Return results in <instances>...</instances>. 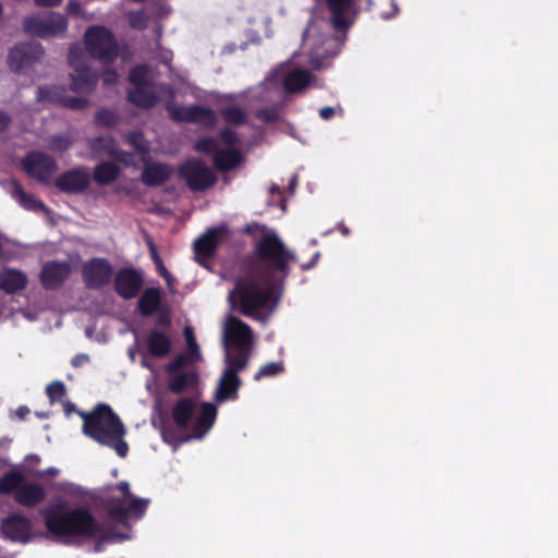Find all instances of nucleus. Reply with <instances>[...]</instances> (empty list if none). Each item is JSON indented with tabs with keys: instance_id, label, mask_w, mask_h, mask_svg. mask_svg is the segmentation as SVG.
Instances as JSON below:
<instances>
[{
	"instance_id": "f257e3e1",
	"label": "nucleus",
	"mask_w": 558,
	"mask_h": 558,
	"mask_svg": "<svg viewBox=\"0 0 558 558\" xmlns=\"http://www.w3.org/2000/svg\"><path fill=\"white\" fill-rule=\"evenodd\" d=\"M257 253L258 260L245 267L244 275L236 280L228 300L233 308H239L244 315L266 322L276 310L282 292L275 272L286 274L295 255L269 230H265L258 241Z\"/></svg>"
},
{
	"instance_id": "f03ea898",
	"label": "nucleus",
	"mask_w": 558,
	"mask_h": 558,
	"mask_svg": "<svg viewBox=\"0 0 558 558\" xmlns=\"http://www.w3.org/2000/svg\"><path fill=\"white\" fill-rule=\"evenodd\" d=\"M132 88L129 99L138 107L149 108L158 101H166L170 117L177 121L199 123L206 128L216 124L215 112L203 106L181 107L173 104L174 90L167 85L155 84V73L147 65H138L130 73Z\"/></svg>"
},
{
	"instance_id": "7ed1b4c3",
	"label": "nucleus",
	"mask_w": 558,
	"mask_h": 558,
	"mask_svg": "<svg viewBox=\"0 0 558 558\" xmlns=\"http://www.w3.org/2000/svg\"><path fill=\"white\" fill-rule=\"evenodd\" d=\"M225 367L215 390V400L223 403L238 398L241 380L238 373L243 371L253 350V332L248 325L229 315L222 324Z\"/></svg>"
},
{
	"instance_id": "20e7f679",
	"label": "nucleus",
	"mask_w": 558,
	"mask_h": 558,
	"mask_svg": "<svg viewBox=\"0 0 558 558\" xmlns=\"http://www.w3.org/2000/svg\"><path fill=\"white\" fill-rule=\"evenodd\" d=\"M296 58V54L293 56L292 61L278 66L260 85L247 92L252 100L268 105L255 112L262 122L270 123L279 119L284 93H299L311 85V73L301 68Z\"/></svg>"
},
{
	"instance_id": "39448f33",
	"label": "nucleus",
	"mask_w": 558,
	"mask_h": 558,
	"mask_svg": "<svg viewBox=\"0 0 558 558\" xmlns=\"http://www.w3.org/2000/svg\"><path fill=\"white\" fill-rule=\"evenodd\" d=\"M50 534L58 538L92 537L100 532V524L86 508L64 510V504L57 500L40 511Z\"/></svg>"
},
{
	"instance_id": "423d86ee",
	"label": "nucleus",
	"mask_w": 558,
	"mask_h": 558,
	"mask_svg": "<svg viewBox=\"0 0 558 558\" xmlns=\"http://www.w3.org/2000/svg\"><path fill=\"white\" fill-rule=\"evenodd\" d=\"M83 418V434L101 446L114 450L125 458L129 445L124 440L126 429L119 416L107 404H99L93 412H80Z\"/></svg>"
},
{
	"instance_id": "0eeeda50",
	"label": "nucleus",
	"mask_w": 558,
	"mask_h": 558,
	"mask_svg": "<svg viewBox=\"0 0 558 558\" xmlns=\"http://www.w3.org/2000/svg\"><path fill=\"white\" fill-rule=\"evenodd\" d=\"M175 424L192 433L190 438H203L213 427L217 408L209 402L199 403L195 398H182L172 409Z\"/></svg>"
},
{
	"instance_id": "6e6552de",
	"label": "nucleus",
	"mask_w": 558,
	"mask_h": 558,
	"mask_svg": "<svg viewBox=\"0 0 558 558\" xmlns=\"http://www.w3.org/2000/svg\"><path fill=\"white\" fill-rule=\"evenodd\" d=\"M320 24L326 23L312 20L303 34L302 49L307 52L306 62L315 70L323 68L325 60L336 56L342 46L339 38L325 36L320 31Z\"/></svg>"
},
{
	"instance_id": "1a4fd4ad",
	"label": "nucleus",
	"mask_w": 558,
	"mask_h": 558,
	"mask_svg": "<svg viewBox=\"0 0 558 558\" xmlns=\"http://www.w3.org/2000/svg\"><path fill=\"white\" fill-rule=\"evenodd\" d=\"M114 490H118L120 496L112 494L105 500V507L113 520L124 522L129 519L138 520L144 515L148 499L133 496L128 482H121Z\"/></svg>"
},
{
	"instance_id": "9d476101",
	"label": "nucleus",
	"mask_w": 558,
	"mask_h": 558,
	"mask_svg": "<svg viewBox=\"0 0 558 558\" xmlns=\"http://www.w3.org/2000/svg\"><path fill=\"white\" fill-rule=\"evenodd\" d=\"M88 53L104 64L112 62L118 54L117 41L112 33L105 26L94 25L84 35Z\"/></svg>"
},
{
	"instance_id": "9b49d317",
	"label": "nucleus",
	"mask_w": 558,
	"mask_h": 558,
	"mask_svg": "<svg viewBox=\"0 0 558 558\" xmlns=\"http://www.w3.org/2000/svg\"><path fill=\"white\" fill-rule=\"evenodd\" d=\"M24 31L43 39L62 36L68 29L65 16L57 12L32 14L24 19Z\"/></svg>"
},
{
	"instance_id": "f8f14e48",
	"label": "nucleus",
	"mask_w": 558,
	"mask_h": 558,
	"mask_svg": "<svg viewBox=\"0 0 558 558\" xmlns=\"http://www.w3.org/2000/svg\"><path fill=\"white\" fill-rule=\"evenodd\" d=\"M71 73V88L76 93L88 94L97 84V75L90 71L88 60L78 45H72L69 51Z\"/></svg>"
},
{
	"instance_id": "ddd939ff",
	"label": "nucleus",
	"mask_w": 558,
	"mask_h": 558,
	"mask_svg": "<svg viewBox=\"0 0 558 558\" xmlns=\"http://www.w3.org/2000/svg\"><path fill=\"white\" fill-rule=\"evenodd\" d=\"M45 51L39 43L29 41L16 45L10 50L8 62L12 71L26 73L36 62L40 61Z\"/></svg>"
},
{
	"instance_id": "4468645a",
	"label": "nucleus",
	"mask_w": 558,
	"mask_h": 558,
	"mask_svg": "<svg viewBox=\"0 0 558 558\" xmlns=\"http://www.w3.org/2000/svg\"><path fill=\"white\" fill-rule=\"evenodd\" d=\"M179 172L190 189L194 191H204L216 182V175L211 168L197 159L187 160L181 166Z\"/></svg>"
},
{
	"instance_id": "2eb2a0df",
	"label": "nucleus",
	"mask_w": 558,
	"mask_h": 558,
	"mask_svg": "<svg viewBox=\"0 0 558 558\" xmlns=\"http://www.w3.org/2000/svg\"><path fill=\"white\" fill-rule=\"evenodd\" d=\"M197 151L214 154V162L217 169L228 171L235 168L241 161V154L234 148L221 149L218 141L213 137H204L196 142Z\"/></svg>"
},
{
	"instance_id": "dca6fc26",
	"label": "nucleus",
	"mask_w": 558,
	"mask_h": 558,
	"mask_svg": "<svg viewBox=\"0 0 558 558\" xmlns=\"http://www.w3.org/2000/svg\"><path fill=\"white\" fill-rule=\"evenodd\" d=\"M36 100L43 105H61L74 110L84 109L88 104L86 98L69 96L63 87L57 85L39 86Z\"/></svg>"
},
{
	"instance_id": "f3484780",
	"label": "nucleus",
	"mask_w": 558,
	"mask_h": 558,
	"mask_svg": "<svg viewBox=\"0 0 558 558\" xmlns=\"http://www.w3.org/2000/svg\"><path fill=\"white\" fill-rule=\"evenodd\" d=\"M26 173L39 182H47L57 170L56 161L43 153H31L22 161Z\"/></svg>"
},
{
	"instance_id": "a211bd4d",
	"label": "nucleus",
	"mask_w": 558,
	"mask_h": 558,
	"mask_svg": "<svg viewBox=\"0 0 558 558\" xmlns=\"http://www.w3.org/2000/svg\"><path fill=\"white\" fill-rule=\"evenodd\" d=\"M82 275L87 288L99 289L110 282L112 267L105 258H93L83 265Z\"/></svg>"
},
{
	"instance_id": "6ab92c4d",
	"label": "nucleus",
	"mask_w": 558,
	"mask_h": 558,
	"mask_svg": "<svg viewBox=\"0 0 558 558\" xmlns=\"http://www.w3.org/2000/svg\"><path fill=\"white\" fill-rule=\"evenodd\" d=\"M196 364L180 365L175 369H169V364L166 366V371L169 375V389L172 392L180 393L185 390L192 389L196 386L198 380V374L195 369Z\"/></svg>"
},
{
	"instance_id": "aec40b11",
	"label": "nucleus",
	"mask_w": 558,
	"mask_h": 558,
	"mask_svg": "<svg viewBox=\"0 0 558 558\" xmlns=\"http://www.w3.org/2000/svg\"><path fill=\"white\" fill-rule=\"evenodd\" d=\"M333 28L342 31L348 28L356 15V7L353 0H328Z\"/></svg>"
},
{
	"instance_id": "412c9836",
	"label": "nucleus",
	"mask_w": 558,
	"mask_h": 558,
	"mask_svg": "<svg viewBox=\"0 0 558 558\" xmlns=\"http://www.w3.org/2000/svg\"><path fill=\"white\" fill-rule=\"evenodd\" d=\"M2 533L13 542L27 543L32 537V523L21 514H12L2 522Z\"/></svg>"
},
{
	"instance_id": "4be33fe9",
	"label": "nucleus",
	"mask_w": 558,
	"mask_h": 558,
	"mask_svg": "<svg viewBox=\"0 0 558 558\" xmlns=\"http://www.w3.org/2000/svg\"><path fill=\"white\" fill-rule=\"evenodd\" d=\"M142 286V276L134 269H122L117 274L114 279L117 293L125 300L135 298Z\"/></svg>"
},
{
	"instance_id": "5701e85b",
	"label": "nucleus",
	"mask_w": 558,
	"mask_h": 558,
	"mask_svg": "<svg viewBox=\"0 0 558 558\" xmlns=\"http://www.w3.org/2000/svg\"><path fill=\"white\" fill-rule=\"evenodd\" d=\"M88 147L93 158L102 156L112 157L116 160L129 165L132 161L129 160V155L124 151H120L116 147L113 138L109 135L98 136L88 141Z\"/></svg>"
},
{
	"instance_id": "b1692460",
	"label": "nucleus",
	"mask_w": 558,
	"mask_h": 558,
	"mask_svg": "<svg viewBox=\"0 0 558 558\" xmlns=\"http://www.w3.org/2000/svg\"><path fill=\"white\" fill-rule=\"evenodd\" d=\"M222 232L219 228L210 229L195 241L194 254L198 264L207 266V260L217 248Z\"/></svg>"
},
{
	"instance_id": "393cba45",
	"label": "nucleus",
	"mask_w": 558,
	"mask_h": 558,
	"mask_svg": "<svg viewBox=\"0 0 558 558\" xmlns=\"http://www.w3.org/2000/svg\"><path fill=\"white\" fill-rule=\"evenodd\" d=\"M184 338L186 341V350L177 355L175 359L169 363V369L171 371L175 369L180 365L191 366L192 364H196L202 361V353L192 327L186 326L184 328Z\"/></svg>"
},
{
	"instance_id": "a878e982",
	"label": "nucleus",
	"mask_w": 558,
	"mask_h": 558,
	"mask_svg": "<svg viewBox=\"0 0 558 558\" xmlns=\"http://www.w3.org/2000/svg\"><path fill=\"white\" fill-rule=\"evenodd\" d=\"M71 274V267L68 262L47 263L40 272V279L46 289L59 287Z\"/></svg>"
},
{
	"instance_id": "bb28decb",
	"label": "nucleus",
	"mask_w": 558,
	"mask_h": 558,
	"mask_svg": "<svg viewBox=\"0 0 558 558\" xmlns=\"http://www.w3.org/2000/svg\"><path fill=\"white\" fill-rule=\"evenodd\" d=\"M90 177L86 170L75 169L68 171L57 179V186L64 192L78 193L87 187Z\"/></svg>"
},
{
	"instance_id": "cd10ccee",
	"label": "nucleus",
	"mask_w": 558,
	"mask_h": 558,
	"mask_svg": "<svg viewBox=\"0 0 558 558\" xmlns=\"http://www.w3.org/2000/svg\"><path fill=\"white\" fill-rule=\"evenodd\" d=\"M2 185L12 198H14L23 208L28 210L44 209V204L33 195L27 194L15 180L5 181Z\"/></svg>"
},
{
	"instance_id": "c85d7f7f",
	"label": "nucleus",
	"mask_w": 558,
	"mask_h": 558,
	"mask_svg": "<svg viewBox=\"0 0 558 558\" xmlns=\"http://www.w3.org/2000/svg\"><path fill=\"white\" fill-rule=\"evenodd\" d=\"M46 490L41 485L27 483L21 485L15 493V500L26 507H33L44 500Z\"/></svg>"
},
{
	"instance_id": "c756f323",
	"label": "nucleus",
	"mask_w": 558,
	"mask_h": 558,
	"mask_svg": "<svg viewBox=\"0 0 558 558\" xmlns=\"http://www.w3.org/2000/svg\"><path fill=\"white\" fill-rule=\"evenodd\" d=\"M147 348L153 356L165 357L172 349L171 339L159 330H151L146 339Z\"/></svg>"
},
{
	"instance_id": "7c9ffc66",
	"label": "nucleus",
	"mask_w": 558,
	"mask_h": 558,
	"mask_svg": "<svg viewBox=\"0 0 558 558\" xmlns=\"http://www.w3.org/2000/svg\"><path fill=\"white\" fill-rule=\"evenodd\" d=\"M142 173V180L146 185L162 184L172 173L169 166L165 163H147Z\"/></svg>"
},
{
	"instance_id": "2f4dec72",
	"label": "nucleus",
	"mask_w": 558,
	"mask_h": 558,
	"mask_svg": "<svg viewBox=\"0 0 558 558\" xmlns=\"http://www.w3.org/2000/svg\"><path fill=\"white\" fill-rule=\"evenodd\" d=\"M128 142L134 148V154H129V160L132 166H136V162H146L149 157L148 143L144 138L141 132H130L128 134ZM130 166V163L128 165Z\"/></svg>"
},
{
	"instance_id": "473e14b6",
	"label": "nucleus",
	"mask_w": 558,
	"mask_h": 558,
	"mask_svg": "<svg viewBox=\"0 0 558 558\" xmlns=\"http://www.w3.org/2000/svg\"><path fill=\"white\" fill-rule=\"evenodd\" d=\"M26 283V276L19 270L7 268L0 271V288L8 293L22 290Z\"/></svg>"
},
{
	"instance_id": "72a5a7b5",
	"label": "nucleus",
	"mask_w": 558,
	"mask_h": 558,
	"mask_svg": "<svg viewBox=\"0 0 558 558\" xmlns=\"http://www.w3.org/2000/svg\"><path fill=\"white\" fill-rule=\"evenodd\" d=\"M159 304L160 290L158 288H148L143 292L138 301V310L142 315L150 316L157 311Z\"/></svg>"
},
{
	"instance_id": "f704fd0d",
	"label": "nucleus",
	"mask_w": 558,
	"mask_h": 558,
	"mask_svg": "<svg viewBox=\"0 0 558 558\" xmlns=\"http://www.w3.org/2000/svg\"><path fill=\"white\" fill-rule=\"evenodd\" d=\"M119 174V168L112 162H101L94 170V179L99 184L111 183Z\"/></svg>"
},
{
	"instance_id": "c9c22d12",
	"label": "nucleus",
	"mask_w": 558,
	"mask_h": 558,
	"mask_svg": "<svg viewBox=\"0 0 558 558\" xmlns=\"http://www.w3.org/2000/svg\"><path fill=\"white\" fill-rule=\"evenodd\" d=\"M23 483V476L17 472H9L0 478V493L16 492Z\"/></svg>"
},
{
	"instance_id": "e433bc0d",
	"label": "nucleus",
	"mask_w": 558,
	"mask_h": 558,
	"mask_svg": "<svg viewBox=\"0 0 558 558\" xmlns=\"http://www.w3.org/2000/svg\"><path fill=\"white\" fill-rule=\"evenodd\" d=\"M225 121L229 124L239 125L245 122L246 113L239 107L225 108L221 112Z\"/></svg>"
},
{
	"instance_id": "4c0bfd02",
	"label": "nucleus",
	"mask_w": 558,
	"mask_h": 558,
	"mask_svg": "<svg viewBox=\"0 0 558 558\" xmlns=\"http://www.w3.org/2000/svg\"><path fill=\"white\" fill-rule=\"evenodd\" d=\"M282 372L283 366L280 362H270L259 368V371L255 374L254 379L258 381L264 377L276 376Z\"/></svg>"
},
{
	"instance_id": "58836bf2",
	"label": "nucleus",
	"mask_w": 558,
	"mask_h": 558,
	"mask_svg": "<svg viewBox=\"0 0 558 558\" xmlns=\"http://www.w3.org/2000/svg\"><path fill=\"white\" fill-rule=\"evenodd\" d=\"M46 391L50 401L53 403L57 401H61V399L64 397L65 386L62 381L57 380L49 384L46 388Z\"/></svg>"
},
{
	"instance_id": "ea45409f",
	"label": "nucleus",
	"mask_w": 558,
	"mask_h": 558,
	"mask_svg": "<svg viewBox=\"0 0 558 558\" xmlns=\"http://www.w3.org/2000/svg\"><path fill=\"white\" fill-rule=\"evenodd\" d=\"M95 121L101 126H112L117 123L118 118L113 111L101 109L96 113Z\"/></svg>"
},
{
	"instance_id": "a19ab883",
	"label": "nucleus",
	"mask_w": 558,
	"mask_h": 558,
	"mask_svg": "<svg viewBox=\"0 0 558 558\" xmlns=\"http://www.w3.org/2000/svg\"><path fill=\"white\" fill-rule=\"evenodd\" d=\"M58 489L64 495L73 497H78L83 494L82 487L73 483H60L58 484Z\"/></svg>"
},
{
	"instance_id": "79ce46f5",
	"label": "nucleus",
	"mask_w": 558,
	"mask_h": 558,
	"mask_svg": "<svg viewBox=\"0 0 558 558\" xmlns=\"http://www.w3.org/2000/svg\"><path fill=\"white\" fill-rule=\"evenodd\" d=\"M71 140L65 135L54 136L50 142V148L63 151L71 146Z\"/></svg>"
},
{
	"instance_id": "37998d69",
	"label": "nucleus",
	"mask_w": 558,
	"mask_h": 558,
	"mask_svg": "<svg viewBox=\"0 0 558 558\" xmlns=\"http://www.w3.org/2000/svg\"><path fill=\"white\" fill-rule=\"evenodd\" d=\"M129 21L132 27L143 29L147 25L146 16L143 12H133L129 15Z\"/></svg>"
},
{
	"instance_id": "c03bdc74",
	"label": "nucleus",
	"mask_w": 558,
	"mask_h": 558,
	"mask_svg": "<svg viewBox=\"0 0 558 558\" xmlns=\"http://www.w3.org/2000/svg\"><path fill=\"white\" fill-rule=\"evenodd\" d=\"M150 254H151V257H153L159 272L163 276V278L167 280V282L170 283V274L165 268V266L157 253V250L153 244H150Z\"/></svg>"
},
{
	"instance_id": "a18cd8bd",
	"label": "nucleus",
	"mask_w": 558,
	"mask_h": 558,
	"mask_svg": "<svg viewBox=\"0 0 558 558\" xmlns=\"http://www.w3.org/2000/svg\"><path fill=\"white\" fill-rule=\"evenodd\" d=\"M220 141L227 145H233L239 142L238 135L230 129H225L219 134Z\"/></svg>"
},
{
	"instance_id": "49530a36",
	"label": "nucleus",
	"mask_w": 558,
	"mask_h": 558,
	"mask_svg": "<svg viewBox=\"0 0 558 558\" xmlns=\"http://www.w3.org/2000/svg\"><path fill=\"white\" fill-rule=\"evenodd\" d=\"M119 75L116 71H105L102 74V80L106 85H112L118 82Z\"/></svg>"
},
{
	"instance_id": "de8ad7c7",
	"label": "nucleus",
	"mask_w": 558,
	"mask_h": 558,
	"mask_svg": "<svg viewBox=\"0 0 558 558\" xmlns=\"http://www.w3.org/2000/svg\"><path fill=\"white\" fill-rule=\"evenodd\" d=\"M69 14L81 15V4L77 0H70L66 5Z\"/></svg>"
},
{
	"instance_id": "09e8293b",
	"label": "nucleus",
	"mask_w": 558,
	"mask_h": 558,
	"mask_svg": "<svg viewBox=\"0 0 558 558\" xmlns=\"http://www.w3.org/2000/svg\"><path fill=\"white\" fill-rule=\"evenodd\" d=\"M59 473H60L59 469L51 466L46 470L34 473L33 476L34 477H44L45 475L57 476V475H59Z\"/></svg>"
},
{
	"instance_id": "8fccbe9b",
	"label": "nucleus",
	"mask_w": 558,
	"mask_h": 558,
	"mask_svg": "<svg viewBox=\"0 0 558 558\" xmlns=\"http://www.w3.org/2000/svg\"><path fill=\"white\" fill-rule=\"evenodd\" d=\"M88 361V356L86 354H77L72 359V365L74 367H78Z\"/></svg>"
},
{
	"instance_id": "3c124183",
	"label": "nucleus",
	"mask_w": 558,
	"mask_h": 558,
	"mask_svg": "<svg viewBox=\"0 0 558 558\" xmlns=\"http://www.w3.org/2000/svg\"><path fill=\"white\" fill-rule=\"evenodd\" d=\"M335 114V109L332 107H324L319 110V116L324 120L330 119Z\"/></svg>"
},
{
	"instance_id": "603ef678",
	"label": "nucleus",
	"mask_w": 558,
	"mask_h": 558,
	"mask_svg": "<svg viewBox=\"0 0 558 558\" xmlns=\"http://www.w3.org/2000/svg\"><path fill=\"white\" fill-rule=\"evenodd\" d=\"M62 0H35L38 7H57Z\"/></svg>"
},
{
	"instance_id": "864d4df0",
	"label": "nucleus",
	"mask_w": 558,
	"mask_h": 558,
	"mask_svg": "<svg viewBox=\"0 0 558 558\" xmlns=\"http://www.w3.org/2000/svg\"><path fill=\"white\" fill-rule=\"evenodd\" d=\"M172 60V52L168 50H161L160 51V61L165 64H169Z\"/></svg>"
},
{
	"instance_id": "5fc2aeb1",
	"label": "nucleus",
	"mask_w": 558,
	"mask_h": 558,
	"mask_svg": "<svg viewBox=\"0 0 558 558\" xmlns=\"http://www.w3.org/2000/svg\"><path fill=\"white\" fill-rule=\"evenodd\" d=\"M10 122V118L7 113L0 111V132L3 131Z\"/></svg>"
},
{
	"instance_id": "6e6d98bb",
	"label": "nucleus",
	"mask_w": 558,
	"mask_h": 558,
	"mask_svg": "<svg viewBox=\"0 0 558 558\" xmlns=\"http://www.w3.org/2000/svg\"><path fill=\"white\" fill-rule=\"evenodd\" d=\"M391 7H392V12L391 13H383L381 19L388 20L398 13V5L395 0H391Z\"/></svg>"
},
{
	"instance_id": "4d7b16f0",
	"label": "nucleus",
	"mask_w": 558,
	"mask_h": 558,
	"mask_svg": "<svg viewBox=\"0 0 558 558\" xmlns=\"http://www.w3.org/2000/svg\"><path fill=\"white\" fill-rule=\"evenodd\" d=\"M29 413V409L26 405H21L17 408L15 414L19 418L23 420Z\"/></svg>"
},
{
	"instance_id": "13d9d810",
	"label": "nucleus",
	"mask_w": 558,
	"mask_h": 558,
	"mask_svg": "<svg viewBox=\"0 0 558 558\" xmlns=\"http://www.w3.org/2000/svg\"><path fill=\"white\" fill-rule=\"evenodd\" d=\"M319 257H320L319 252H316V253L314 254V256H313V259H312L308 264H304V265H302V268H303V269H305V270H307V269H310V268L314 267V266L316 265V263L318 262Z\"/></svg>"
},
{
	"instance_id": "bf43d9fd",
	"label": "nucleus",
	"mask_w": 558,
	"mask_h": 558,
	"mask_svg": "<svg viewBox=\"0 0 558 558\" xmlns=\"http://www.w3.org/2000/svg\"><path fill=\"white\" fill-rule=\"evenodd\" d=\"M298 186V175L294 174L291 179H290V182H289V190H290V193L293 194L295 192V189Z\"/></svg>"
},
{
	"instance_id": "052dcab7",
	"label": "nucleus",
	"mask_w": 558,
	"mask_h": 558,
	"mask_svg": "<svg viewBox=\"0 0 558 558\" xmlns=\"http://www.w3.org/2000/svg\"><path fill=\"white\" fill-rule=\"evenodd\" d=\"M74 411V404L71 402L64 403V412L66 415H70Z\"/></svg>"
},
{
	"instance_id": "680f3d73",
	"label": "nucleus",
	"mask_w": 558,
	"mask_h": 558,
	"mask_svg": "<svg viewBox=\"0 0 558 558\" xmlns=\"http://www.w3.org/2000/svg\"><path fill=\"white\" fill-rule=\"evenodd\" d=\"M26 461L27 462L38 463L40 461V458L37 454H29V456L26 457Z\"/></svg>"
},
{
	"instance_id": "e2e57ef3",
	"label": "nucleus",
	"mask_w": 558,
	"mask_h": 558,
	"mask_svg": "<svg viewBox=\"0 0 558 558\" xmlns=\"http://www.w3.org/2000/svg\"><path fill=\"white\" fill-rule=\"evenodd\" d=\"M22 314L25 318L29 319V320H34L36 319V315L35 314H32L27 311H22Z\"/></svg>"
},
{
	"instance_id": "0e129e2a",
	"label": "nucleus",
	"mask_w": 558,
	"mask_h": 558,
	"mask_svg": "<svg viewBox=\"0 0 558 558\" xmlns=\"http://www.w3.org/2000/svg\"><path fill=\"white\" fill-rule=\"evenodd\" d=\"M135 353H136V348H130L129 349V356L130 359L134 362L135 361Z\"/></svg>"
},
{
	"instance_id": "69168bd1",
	"label": "nucleus",
	"mask_w": 558,
	"mask_h": 558,
	"mask_svg": "<svg viewBox=\"0 0 558 558\" xmlns=\"http://www.w3.org/2000/svg\"><path fill=\"white\" fill-rule=\"evenodd\" d=\"M270 193L271 194H275V193H279L280 192V187L276 184H272L269 189Z\"/></svg>"
},
{
	"instance_id": "338daca9",
	"label": "nucleus",
	"mask_w": 558,
	"mask_h": 558,
	"mask_svg": "<svg viewBox=\"0 0 558 558\" xmlns=\"http://www.w3.org/2000/svg\"><path fill=\"white\" fill-rule=\"evenodd\" d=\"M142 365H143L144 367L151 368L150 364L148 363V361H147L146 359H143V360H142Z\"/></svg>"
},
{
	"instance_id": "774afa93",
	"label": "nucleus",
	"mask_w": 558,
	"mask_h": 558,
	"mask_svg": "<svg viewBox=\"0 0 558 558\" xmlns=\"http://www.w3.org/2000/svg\"><path fill=\"white\" fill-rule=\"evenodd\" d=\"M340 230H341V233H342L343 235H348V234H349V230H348V228H347V227L342 226V227L340 228Z\"/></svg>"
}]
</instances>
